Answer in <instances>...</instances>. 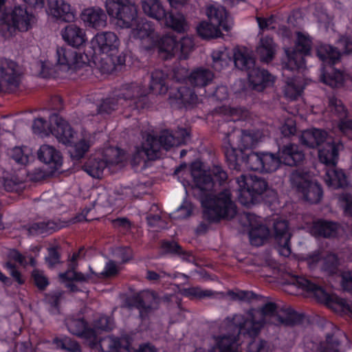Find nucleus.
I'll list each match as a JSON object with an SVG mask.
<instances>
[{"mask_svg": "<svg viewBox=\"0 0 352 352\" xmlns=\"http://www.w3.org/2000/svg\"><path fill=\"white\" fill-rule=\"evenodd\" d=\"M274 230L279 254L283 256H289L291 254L289 247L291 234L287 222L285 220H276L274 224Z\"/></svg>", "mask_w": 352, "mask_h": 352, "instance_id": "obj_29", "label": "nucleus"}, {"mask_svg": "<svg viewBox=\"0 0 352 352\" xmlns=\"http://www.w3.org/2000/svg\"><path fill=\"white\" fill-rule=\"evenodd\" d=\"M123 152L117 147H108L91 155L83 166L84 170L94 178H100L104 169L122 161Z\"/></svg>", "mask_w": 352, "mask_h": 352, "instance_id": "obj_12", "label": "nucleus"}, {"mask_svg": "<svg viewBox=\"0 0 352 352\" xmlns=\"http://www.w3.org/2000/svg\"><path fill=\"white\" fill-rule=\"evenodd\" d=\"M21 180L18 178L8 177L3 176L0 179V188L2 186L7 191H14L18 190V186L21 184Z\"/></svg>", "mask_w": 352, "mask_h": 352, "instance_id": "obj_60", "label": "nucleus"}, {"mask_svg": "<svg viewBox=\"0 0 352 352\" xmlns=\"http://www.w3.org/2000/svg\"><path fill=\"white\" fill-rule=\"evenodd\" d=\"M66 325L71 333L84 338L91 348L97 346L96 332L88 328L82 319L68 318L66 320Z\"/></svg>", "mask_w": 352, "mask_h": 352, "instance_id": "obj_27", "label": "nucleus"}, {"mask_svg": "<svg viewBox=\"0 0 352 352\" xmlns=\"http://www.w3.org/2000/svg\"><path fill=\"white\" fill-rule=\"evenodd\" d=\"M275 52L276 45L271 38L266 36L261 39L256 47V53L262 62H270L274 58Z\"/></svg>", "mask_w": 352, "mask_h": 352, "instance_id": "obj_46", "label": "nucleus"}, {"mask_svg": "<svg viewBox=\"0 0 352 352\" xmlns=\"http://www.w3.org/2000/svg\"><path fill=\"white\" fill-rule=\"evenodd\" d=\"M166 74L162 70H155L152 72L149 85L150 91L157 95H164L168 91L166 83Z\"/></svg>", "mask_w": 352, "mask_h": 352, "instance_id": "obj_48", "label": "nucleus"}, {"mask_svg": "<svg viewBox=\"0 0 352 352\" xmlns=\"http://www.w3.org/2000/svg\"><path fill=\"white\" fill-rule=\"evenodd\" d=\"M32 278L35 285L40 289H45L49 284L48 280L43 271L34 270L32 272Z\"/></svg>", "mask_w": 352, "mask_h": 352, "instance_id": "obj_63", "label": "nucleus"}, {"mask_svg": "<svg viewBox=\"0 0 352 352\" xmlns=\"http://www.w3.org/2000/svg\"><path fill=\"white\" fill-rule=\"evenodd\" d=\"M298 314L288 308L278 310L274 302L266 303L260 309L226 318L219 327V335L212 337V346L208 352H243L239 334L256 336L265 324L293 325L298 320ZM195 352H204L198 349Z\"/></svg>", "mask_w": 352, "mask_h": 352, "instance_id": "obj_1", "label": "nucleus"}, {"mask_svg": "<svg viewBox=\"0 0 352 352\" xmlns=\"http://www.w3.org/2000/svg\"><path fill=\"white\" fill-rule=\"evenodd\" d=\"M250 242L255 246L262 245L270 236L268 228L262 222V219L252 213H245Z\"/></svg>", "mask_w": 352, "mask_h": 352, "instance_id": "obj_23", "label": "nucleus"}, {"mask_svg": "<svg viewBox=\"0 0 352 352\" xmlns=\"http://www.w3.org/2000/svg\"><path fill=\"white\" fill-rule=\"evenodd\" d=\"M182 294L190 298H201L206 296H211V292L209 290H203L198 287H191L188 288H184L182 290Z\"/></svg>", "mask_w": 352, "mask_h": 352, "instance_id": "obj_58", "label": "nucleus"}, {"mask_svg": "<svg viewBox=\"0 0 352 352\" xmlns=\"http://www.w3.org/2000/svg\"><path fill=\"white\" fill-rule=\"evenodd\" d=\"M278 155L281 163L287 166H296L305 157L303 152L295 144H288L280 148Z\"/></svg>", "mask_w": 352, "mask_h": 352, "instance_id": "obj_36", "label": "nucleus"}, {"mask_svg": "<svg viewBox=\"0 0 352 352\" xmlns=\"http://www.w3.org/2000/svg\"><path fill=\"white\" fill-rule=\"evenodd\" d=\"M38 158L52 168L57 170L62 165V157L58 151L53 146L43 144L37 152Z\"/></svg>", "mask_w": 352, "mask_h": 352, "instance_id": "obj_40", "label": "nucleus"}, {"mask_svg": "<svg viewBox=\"0 0 352 352\" xmlns=\"http://www.w3.org/2000/svg\"><path fill=\"white\" fill-rule=\"evenodd\" d=\"M135 307L139 309L141 318H144L146 314L157 304V298L153 292L145 291L135 297Z\"/></svg>", "mask_w": 352, "mask_h": 352, "instance_id": "obj_43", "label": "nucleus"}, {"mask_svg": "<svg viewBox=\"0 0 352 352\" xmlns=\"http://www.w3.org/2000/svg\"><path fill=\"white\" fill-rule=\"evenodd\" d=\"M47 12L53 18L65 22L73 21L76 16L71 6L64 0H50Z\"/></svg>", "mask_w": 352, "mask_h": 352, "instance_id": "obj_33", "label": "nucleus"}, {"mask_svg": "<svg viewBox=\"0 0 352 352\" xmlns=\"http://www.w3.org/2000/svg\"><path fill=\"white\" fill-rule=\"evenodd\" d=\"M262 172H274L282 164L279 155L276 156L271 153H263Z\"/></svg>", "mask_w": 352, "mask_h": 352, "instance_id": "obj_53", "label": "nucleus"}, {"mask_svg": "<svg viewBox=\"0 0 352 352\" xmlns=\"http://www.w3.org/2000/svg\"><path fill=\"white\" fill-rule=\"evenodd\" d=\"M173 78L180 82L187 80L194 87L202 88L212 82L214 78L213 72L208 68L197 67L188 74L186 67H178L173 71Z\"/></svg>", "mask_w": 352, "mask_h": 352, "instance_id": "obj_20", "label": "nucleus"}, {"mask_svg": "<svg viewBox=\"0 0 352 352\" xmlns=\"http://www.w3.org/2000/svg\"><path fill=\"white\" fill-rule=\"evenodd\" d=\"M149 90L142 80L123 84L113 97L106 98L98 108L99 113H110L118 106L141 109L148 106Z\"/></svg>", "mask_w": 352, "mask_h": 352, "instance_id": "obj_3", "label": "nucleus"}, {"mask_svg": "<svg viewBox=\"0 0 352 352\" xmlns=\"http://www.w3.org/2000/svg\"><path fill=\"white\" fill-rule=\"evenodd\" d=\"M292 188L299 193L302 197L311 204L319 202L322 197L321 186L310 179L307 173L300 170H294L289 177Z\"/></svg>", "mask_w": 352, "mask_h": 352, "instance_id": "obj_16", "label": "nucleus"}, {"mask_svg": "<svg viewBox=\"0 0 352 352\" xmlns=\"http://www.w3.org/2000/svg\"><path fill=\"white\" fill-rule=\"evenodd\" d=\"M188 138V133L184 129H179L174 134L169 131H164L161 133L158 140L148 133L143 135L144 142L140 146H137L133 155V162L139 164L146 159L154 160L160 157V152L162 148L168 150L173 146L185 144Z\"/></svg>", "mask_w": 352, "mask_h": 352, "instance_id": "obj_4", "label": "nucleus"}, {"mask_svg": "<svg viewBox=\"0 0 352 352\" xmlns=\"http://www.w3.org/2000/svg\"><path fill=\"white\" fill-rule=\"evenodd\" d=\"M256 21L259 28L262 30H276L279 26V19L274 16L270 18L257 16Z\"/></svg>", "mask_w": 352, "mask_h": 352, "instance_id": "obj_56", "label": "nucleus"}, {"mask_svg": "<svg viewBox=\"0 0 352 352\" xmlns=\"http://www.w3.org/2000/svg\"><path fill=\"white\" fill-rule=\"evenodd\" d=\"M198 34L204 38L218 37L221 34L220 27L210 22L201 21L197 27Z\"/></svg>", "mask_w": 352, "mask_h": 352, "instance_id": "obj_50", "label": "nucleus"}, {"mask_svg": "<svg viewBox=\"0 0 352 352\" xmlns=\"http://www.w3.org/2000/svg\"><path fill=\"white\" fill-rule=\"evenodd\" d=\"M53 343L57 349H63L69 352H81L80 347L78 342L67 336L56 338Z\"/></svg>", "mask_w": 352, "mask_h": 352, "instance_id": "obj_52", "label": "nucleus"}, {"mask_svg": "<svg viewBox=\"0 0 352 352\" xmlns=\"http://www.w3.org/2000/svg\"><path fill=\"white\" fill-rule=\"evenodd\" d=\"M81 19L87 26L101 28L106 25L107 16L100 8H87L81 14Z\"/></svg>", "mask_w": 352, "mask_h": 352, "instance_id": "obj_41", "label": "nucleus"}, {"mask_svg": "<svg viewBox=\"0 0 352 352\" xmlns=\"http://www.w3.org/2000/svg\"><path fill=\"white\" fill-rule=\"evenodd\" d=\"M340 342L333 336L328 335L326 342L320 344V352H333L338 351Z\"/></svg>", "mask_w": 352, "mask_h": 352, "instance_id": "obj_59", "label": "nucleus"}, {"mask_svg": "<svg viewBox=\"0 0 352 352\" xmlns=\"http://www.w3.org/2000/svg\"><path fill=\"white\" fill-rule=\"evenodd\" d=\"M236 182L238 185V200L245 206L254 204L267 188L265 180L252 174H242L236 178Z\"/></svg>", "mask_w": 352, "mask_h": 352, "instance_id": "obj_13", "label": "nucleus"}, {"mask_svg": "<svg viewBox=\"0 0 352 352\" xmlns=\"http://www.w3.org/2000/svg\"><path fill=\"white\" fill-rule=\"evenodd\" d=\"M55 230L56 228L54 223L51 221L34 223L31 224L28 228L29 234L32 235L48 234L52 233Z\"/></svg>", "mask_w": 352, "mask_h": 352, "instance_id": "obj_55", "label": "nucleus"}, {"mask_svg": "<svg viewBox=\"0 0 352 352\" xmlns=\"http://www.w3.org/2000/svg\"><path fill=\"white\" fill-rule=\"evenodd\" d=\"M0 76L1 83L10 89L16 88L19 83V74L16 63L8 59L0 60Z\"/></svg>", "mask_w": 352, "mask_h": 352, "instance_id": "obj_34", "label": "nucleus"}, {"mask_svg": "<svg viewBox=\"0 0 352 352\" xmlns=\"http://www.w3.org/2000/svg\"><path fill=\"white\" fill-rule=\"evenodd\" d=\"M97 346L91 348L92 352H129V343L124 338L109 336L100 340L97 337Z\"/></svg>", "mask_w": 352, "mask_h": 352, "instance_id": "obj_32", "label": "nucleus"}, {"mask_svg": "<svg viewBox=\"0 0 352 352\" xmlns=\"http://www.w3.org/2000/svg\"><path fill=\"white\" fill-rule=\"evenodd\" d=\"M239 166L236 170H241L242 166L247 169L262 171L263 164H262L263 153L251 152L239 155Z\"/></svg>", "mask_w": 352, "mask_h": 352, "instance_id": "obj_44", "label": "nucleus"}, {"mask_svg": "<svg viewBox=\"0 0 352 352\" xmlns=\"http://www.w3.org/2000/svg\"><path fill=\"white\" fill-rule=\"evenodd\" d=\"M218 111L220 114L232 117L230 121L233 122H236L241 119H246L249 113L246 109L235 108L226 105L219 107Z\"/></svg>", "mask_w": 352, "mask_h": 352, "instance_id": "obj_51", "label": "nucleus"}, {"mask_svg": "<svg viewBox=\"0 0 352 352\" xmlns=\"http://www.w3.org/2000/svg\"><path fill=\"white\" fill-rule=\"evenodd\" d=\"M192 205L188 201H184L183 204L177 208L175 212V217L184 219L189 217L192 211Z\"/></svg>", "mask_w": 352, "mask_h": 352, "instance_id": "obj_64", "label": "nucleus"}, {"mask_svg": "<svg viewBox=\"0 0 352 352\" xmlns=\"http://www.w3.org/2000/svg\"><path fill=\"white\" fill-rule=\"evenodd\" d=\"M194 47L191 37L184 36L179 41L172 34L163 36L158 45L160 56L164 60L177 56L179 59H186Z\"/></svg>", "mask_w": 352, "mask_h": 352, "instance_id": "obj_17", "label": "nucleus"}, {"mask_svg": "<svg viewBox=\"0 0 352 352\" xmlns=\"http://www.w3.org/2000/svg\"><path fill=\"white\" fill-rule=\"evenodd\" d=\"M190 173L193 182L192 188H198L201 191L210 190L215 182L221 185L228 178L227 173L221 167L215 166L208 172L204 169L203 164L199 161L191 164Z\"/></svg>", "mask_w": 352, "mask_h": 352, "instance_id": "obj_14", "label": "nucleus"}, {"mask_svg": "<svg viewBox=\"0 0 352 352\" xmlns=\"http://www.w3.org/2000/svg\"><path fill=\"white\" fill-rule=\"evenodd\" d=\"M340 230V226L338 223L322 219L314 221L309 228V231L311 235L324 238L336 236Z\"/></svg>", "mask_w": 352, "mask_h": 352, "instance_id": "obj_35", "label": "nucleus"}, {"mask_svg": "<svg viewBox=\"0 0 352 352\" xmlns=\"http://www.w3.org/2000/svg\"><path fill=\"white\" fill-rule=\"evenodd\" d=\"M261 139L259 131L252 133L235 129L228 133L223 140V145L230 168H239V155H245V151L252 148Z\"/></svg>", "mask_w": 352, "mask_h": 352, "instance_id": "obj_5", "label": "nucleus"}, {"mask_svg": "<svg viewBox=\"0 0 352 352\" xmlns=\"http://www.w3.org/2000/svg\"><path fill=\"white\" fill-rule=\"evenodd\" d=\"M56 69L65 73H72L85 65L87 56L68 47H58L55 54Z\"/></svg>", "mask_w": 352, "mask_h": 352, "instance_id": "obj_19", "label": "nucleus"}, {"mask_svg": "<svg viewBox=\"0 0 352 352\" xmlns=\"http://www.w3.org/2000/svg\"><path fill=\"white\" fill-rule=\"evenodd\" d=\"M141 5L146 16L157 21L164 19L165 25L177 32L188 31L189 25L185 16L180 13H166L160 0H142Z\"/></svg>", "mask_w": 352, "mask_h": 352, "instance_id": "obj_10", "label": "nucleus"}, {"mask_svg": "<svg viewBox=\"0 0 352 352\" xmlns=\"http://www.w3.org/2000/svg\"><path fill=\"white\" fill-rule=\"evenodd\" d=\"M305 87V83L301 78H288L283 89L285 96L290 100H296L302 95Z\"/></svg>", "mask_w": 352, "mask_h": 352, "instance_id": "obj_45", "label": "nucleus"}, {"mask_svg": "<svg viewBox=\"0 0 352 352\" xmlns=\"http://www.w3.org/2000/svg\"><path fill=\"white\" fill-rule=\"evenodd\" d=\"M61 35L66 43L74 47L81 46L87 40L85 32L74 24L67 25Z\"/></svg>", "mask_w": 352, "mask_h": 352, "instance_id": "obj_42", "label": "nucleus"}, {"mask_svg": "<svg viewBox=\"0 0 352 352\" xmlns=\"http://www.w3.org/2000/svg\"><path fill=\"white\" fill-rule=\"evenodd\" d=\"M325 184L333 189L344 188L348 185V179L342 169L336 166L326 167L323 176Z\"/></svg>", "mask_w": 352, "mask_h": 352, "instance_id": "obj_39", "label": "nucleus"}, {"mask_svg": "<svg viewBox=\"0 0 352 352\" xmlns=\"http://www.w3.org/2000/svg\"><path fill=\"white\" fill-rule=\"evenodd\" d=\"M89 268L91 272V275L93 277L91 280H98L115 276L120 270L118 265L115 262L111 261L107 263L103 271L100 273H96L94 272L91 266H89Z\"/></svg>", "mask_w": 352, "mask_h": 352, "instance_id": "obj_54", "label": "nucleus"}, {"mask_svg": "<svg viewBox=\"0 0 352 352\" xmlns=\"http://www.w3.org/2000/svg\"><path fill=\"white\" fill-rule=\"evenodd\" d=\"M343 148L340 142H336L331 138L318 150L319 161L327 167L336 166L338 163L339 152Z\"/></svg>", "mask_w": 352, "mask_h": 352, "instance_id": "obj_31", "label": "nucleus"}, {"mask_svg": "<svg viewBox=\"0 0 352 352\" xmlns=\"http://www.w3.org/2000/svg\"><path fill=\"white\" fill-rule=\"evenodd\" d=\"M329 139L330 138L325 131L315 128L302 131L299 138L300 143L309 148L319 146Z\"/></svg>", "mask_w": 352, "mask_h": 352, "instance_id": "obj_38", "label": "nucleus"}, {"mask_svg": "<svg viewBox=\"0 0 352 352\" xmlns=\"http://www.w3.org/2000/svg\"><path fill=\"white\" fill-rule=\"evenodd\" d=\"M352 52V38L342 36L337 43V47L322 44L317 47V55L323 63L321 69V81L332 87H338L343 84L344 74L336 69L332 65L340 59L341 54Z\"/></svg>", "mask_w": 352, "mask_h": 352, "instance_id": "obj_2", "label": "nucleus"}, {"mask_svg": "<svg viewBox=\"0 0 352 352\" xmlns=\"http://www.w3.org/2000/svg\"><path fill=\"white\" fill-rule=\"evenodd\" d=\"M235 66L248 72V80L254 90L262 91L274 82V77L267 70L254 67L252 53L245 47L236 48L233 52Z\"/></svg>", "mask_w": 352, "mask_h": 352, "instance_id": "obj_6", "label": "nucleus"}, {"mask_svg": "<svg viewBox=\"0 0 352 352\" xmlns=\"http://www.w3.org/2000/svg\"><path fill=\"white\" fill-rule=\"evenodd\" d=\"M285 284L313 294L318 301L324 303L335 311L349 312L352 315V308L344 299L327 293L321 287L305 277L288 274Z\"/></svg>", "mask_w": 352, "mask_h": 352, "instance_id": "obj_7", "label": "nucleus"}, {"mask_svg": "<svg viewBox=\"0 0 352 352\" xmlns=\"http://www.w3.org/2000/svg\"><path fill=\"white\" fill-rule=\"evenodd\" d=\"M113 327V321L112 318L106 316H102L94 322V329L92 330L96 332V336H98V330L109 331L111 330Z\"/></svg>", "mask_w": 352, "mask_h": 352, "instance_id": "obj_57", "label": "nucleus"}, {"mask_svg": "<svg viewBox=\"0 0 352 352\" xmlns=\"http://www.w3.org/2000/svg\"><path fill=\"white\" fill-rule=\"evenodd\" d=\"M34 16L21 6H15L1 18L0 34L5 39L16 35L17 32H26L32 28Z\"/></svg>", "mask_w": 352, "mask_h": 352, "instance_id": "obj_9", "label": "nucleus"}, {"mask_svg": "<svg viewBox=\"0 0 352 352\" xmlns=\"http://www.w3.org/2000/svg\"><path fill=\"white\" fill-rule=\"evenodd\" d=\"M106 8L113 23L121 28H133L140 19L137 7L129 0H107Z\"/></svg>", "mask_w": 352, "mask_h": 352, "instance_id": "obj_15", "label": "nucleus"}, {"mask_svg": "<svg viewBox=\"0 0 352 352\" xmlns=\"http://www.w3.org/2000/svg\"><path fill=\"white\" fill-rule=\"evenodd\" d=\"M270 344L263 340H254L248 345V352H271Z\"/></svg>", "mask_w": 352, "mask_h": 352, "instance_id": "obj_61", "label": "nucleus"}, {"mask_svg": "<svg viewBox=\"0 0 352 352\" xmlns=\"http://www.w3.org/2000/svg\"><path fill=\"white\" fill-rule=\"evenodd\" d=\"M206 14L209 21L228 31L230 25L227 19V12L225 8L217 3H210L206 6Z\"/></svg>", "mask_w": 352, "mask_h": 352, "instance_id": "obj_37", "label": "nucleus"}, {"mask_svg": "<svg viewBox=\"0 0 352 352\" xmlns=\"http://www.w3.org/2000/svg\"><path fill=\"white\" fill-rule=\"evenodd\" d=\"M204 218L210 222L230 219L236 214V207L230 190H223L214 196H206L201 200Z\"/></svg>", "mask_w": 352, "mask_h": 352, "instance_id": "obj_8", "label": "nucleus"}, {"mask_svg": "<svg viewBox=\"0 0 352 352\" xmlns=\"http://www.w3.org/2000/svg\"><path fill=\"white\" fill-rule=\"evenodd\" d=\"M326 111L331 114L332 122L340 133L346 135L352 134V119L347 118V111L341 100L330 97Z\"/></svg>", "mask_w": 352, "mask_h": 352, "instance_id": "obj_22", "label": "nucleus"}, {"mask_svg": "<svg viewBox=\"0 0 352 352\" xmlns=\"http://www.w3.org/2000/svg\"><path fill=\"white\" fill-rule=\"evenodd\" d=\"M305 260L311 270L319 267L322 270L331 274L336 272L338 265V259L334 254H329L326 257L322 258L318 252H314L307 256Z\"/></svg>", "mask_w": 352, "mask_h": 352, "instance_id": "obj_30", "label": "nucleus"}, {"mask_svg": "<svg viewBox=\"0 0 352 352\" xmlns=\"http://www.w3.org/2000/svg\"><path fill=\"white\" fill-rule=\"evenodd\" d=\"M94 50L105 54H113L120 45V41L117 35L111 32H102L98 33L91 41Z\"/></svg>", "mask_w": 352, "mask_h": 352, "instance_id": "obj_26", "label": "nucleus"}, {"mask_svg": "<svg viewBox=\"0 0 352 352\" xmlns=\"http://www.w3.org/2000/svg\"><path fill=\"white\" fill-rule=\"evenodd\" d=\"M311 45L309 36L305 32H298L295 50L292 52L285 50L287 60L285 63L284 72L303 68L305 65L304 57L309 54Z\"/></svg>", "mask_w": 352, "mask_h": 352, "instance_id": "obj_18", "label": "nucleus"}, {"mask_svg": "<svg viewBox=\"0 0 352 352\" xmlns=\"http://www.w3.org/2000/svg\"><path fill=\"white\" fill-rule=\"evenodd\" d=\"M84 248H81L78 252L74 253L69 261V269L65 272L59 274L60 280L63 283H66V286L72 291L75 290L76 286L70 283V281L88 282L93 278L91 273L84 274L76 271V268L77 267L76 261L84 256Z\"/></svg>", "mask_w": 352, "mask_h": 352, "instance_id": "obj_24", "label": "nucleus"}, {"mask_svg": "<svg viewBox=\"0 0 352 352\" xmlns=\"http://www.w3.org/2000/svg\"><path fill=\"white\" fill-rule=\"evenodd\" d=\"M339 202L344 208V212L352 217V195L345 192L339 197Z\"/></svg>", "mask_w": 352, "mask_h": 352, "instance_id": "obj_62", "label": "nucleus"}, {"mask_svg": "<svg viewBox=\"0 0 352 352\" xmlns=\"http://www.w3.org/2000/svg\"><path fill=\"white\" fill-rule=\"evenodd\" d=\"M212 67L217 71L226 68L232 60V53L228 48L220 47L212 53Z\"/></svg>", "mask_w": 352, "mask_h": 352, "instance_id": "obj_47", "label": "nucleus"}, {"mask_svg": "<svg viewBox=\"0 0 352 352\" xmlns=\"http://www.w3.org/2000/svg\"><path fill=\"white\" fill-rule=\"evenodd\" d=\"M9 155L21 165H27L34 160L32 151L28 146H15L10 151Z\"/></svg>", "mask_w": 352, "mask_h": 352, "instance_id": "obj_49", "label": "nucleus"}, {"mask_svg": "<svg viewBox=\"0 0 352 352\" xmlns=\"http://www.w3.org/2000/svg\"><path fill=\"white\" fill-rule=\"evenodd\" d=\"M71 133L72 136V141L65 144L71 146L69 153L73 159H81L94 144L95 135L86 130H83L80 134L75 137L72 127Z\"/></svg>", "mask_w": 352, "mask_h": 352, "instance_id": "obj_25", "label": "nucleus"}, {"mask_svg": "<svg viewBox=\"0 0 352 352\" xmlns=\"http://www.w3.org/2000/svg\"><path fill=\"white\" fill-rule=\"evenodd\" d=\"M177 93H170L169 102L173 106L178 108H191L197 104L201 99L199 98L195 91L186 87H176Z\"/></svg>", "mask_w": 352, "mask_h": 352, "instance_id": "obj_28", "label": "nucleus"}, {"mask_svg": "<svg viewBox=\"0 0 352 352\" xmlns=\"http://www.w3.org/2000/svg\"><path fill=\"white\" fill-rule=\"evenodd\" d=\"M50 124L41 118L34 120L33 132L41 137L52 134L59 142L67 144L72 140L71 126L69 123L56 114L50 117Z\"/></svg>", "mask_w": 352, "mask_h": 352, "instance_id": "obj_11", "label": "nucleus"}, {"mask_svg": "<svg viewBox=\"0 0 352 352\" xmlns=\"http://www.w3.org/2000/svg\"><path fill=\"white\" fill-rule=\"evenodd\" d=\"M130 28V38L139 40L144 48L148 50L155 45L158 36L151 22L139 19L133 27Z\"/></svg>", "mask_w": 352, "mask_h": 352, "instance_id": "obj_21", "label": "nucleus"}]
</instances>
